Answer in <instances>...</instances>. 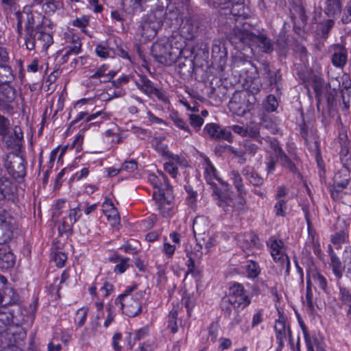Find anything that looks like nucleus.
I'll return each mask as SVG.
<instances>
[{
  "mask_svg": "<svg viewBox=\"0 0 351 351\" xmlns=\"http://www.w3.org/2000/svg\"><path fill=\"white\" fill-rule=\"evenodd\" d=\"M137 289L136 285L128 286L123 293L119 295L114 300V304L119 306L123 313L130 317L138 316L142 312L141 299L143 292L132 293Z\"/></svg>",
  "mask_w": 351,
  "mask_h": 351,
  "instance_id": "5",
  "label": "nucleus"
},
{
  "mask_svg": "<svg viewBox=\"0 0 351 351\" xmlns=\"http://www.w3.org/2000/svg\"><path fill=\"white\" fill-rule=\"evenodd\" d=\"M189 123L196 132L199 131L204 123V119L198 114L189 115Z\"/></svg>",
  "mask_w": 351,
  "mask_h": 351,
  "instance_id": "46",
  "label": "nucleus"
},
{
  "mask_svg": "<svg viewBox=\"0 0 351 351\" xmlns=\"http://www.w3.org/2000/svg\"><path fill=\"white\" fill-rule=\"evenodd\" d=\"M185 42L180 36L163 38L154 43L152 55L160 64L170 65L182 54Z\"/></svg>",
  "mask_w": 351,
  "mask_h": 351,
  "instance_id": "3",
  "label": "nucleus"
},
{
  "mask_svg": "<svg viewBox=\"0 0 351 351\" xmlns=\"http://www.w3.org/2000/svg\"><path fill=\"white\" fill-rule=\"evenodd\" d=\"M10 128V120L0 114V136L5 135Z\"/></svg>",
  "mask_w": 351,
  "mask_h": 351,
  "instance_id": "53",
  "label": "nucleus"
},
{
  "mask_svg": "<svg viewBox=\"0 0 351 351\" xmlns=\"http://www.w3.org/2000/svg\"><path fill=\"white\" fill-rule=\"evenodd\" d=\"M332 63L336 67L342 68L347 62V51L344 48H339L332 56Z\"/></svg>",
  "mask_w": 351,
  "mask_h": 351,
  "instance_id": "29",
  "label": "nucleus"
},
{
  "mask_svg": "<svg viewBox=\"0 0 351 351\" xmlns=\"http://www.w3.org/2000/svg\"><path fill=\"white\" fill-rule=\"evenodd\" d=\"M152 96H155L158 99L163 102L167 103L169 101V99L166 93L164 90L158 89L156 87H154L153 92H152Z\"/></svg>",
  "mask_w": 351,
  "mask_h": 351,
  "instance_id": "62",
  "label": "nucleus"
},
{
  "mask_svg": "<svg viewBox=\"0 0 351 351\" xmlns=\"http://www.w3.org/2000/svg\"><path fill=\"white\" fill-rule=\"evenodd\" d=\"M162 25V21L156 13L149 14L138 28V33L147 40L154 38Z\"/></svg>",
  "mask_w": 351,
  "mask_h": 351,
  "instance_id": "12",
  "label": "nucleus"
},
{
  "mask_svg": "<svg viewBox=\"0 0 351 351\" xmlns=\"http://www.w3.org/2000/svg\"><path fill=\"white\" fill-rule=\"evenodd\" d=\"M175 126L186 132L188 134H192L191 130L186 122L179 115L177 112H173L169 116Z\"/></svg>",
  "mask_w": 351,
  "mask_h": 351,
  "instance_id": "31",
  "label": "nucleus"
},
{
  "mask_svg": "<svg viewBox=\"0 0 351 351\" xmlns=\"http://www.w3.org/2000/svg\"><path fill=\"white\" fill-rule=\"evenodd\" d=\"M241 173L245 180L254 186H259L264 182L263 178L256 172L253 167L247 165L243 167L241 170Z\"/></svg>",
  "mask_w": 351,
  "mask_h": 351,
  "instance_id": "23",
  "label": "nucleus"
},
{
  "mask_svg": "<svg viewBox=\"0 0 351 351\" xmlns=\"http://www.w3.org/2000/svg\"><path fill=\"white\" fill-rule=\"evenodd\" d=\"M229 176L237 192L241 195L245 193V186L240 173L237 171L232 170Z\"/></svg>",
  "mask_w": 351,
  "mask_h": 351,
  "instance_id": "34",
  "label": "nucleus"
},
{
  "mask_svg": "<svg viewBox=\"0 0 351 351\" xmlns=\"http://www.w3.org/2000/svg\"><path fill=\"white\" fill-rule=\"evenodd\" d=\"M243 99L246 101V104L243 106L239 105L236 101L237 97H234L229 104L230 109L238 116H243L247 112L250 111L254 108L256 101L254 94H250L248 92L243 94Z\"/></svg>",
  "mask_w": 351,
  "mask_h": 351,
  "instance_id": "15",
  "label": "nucleus"
},
{
  "mask_svg": "<svg viewBox=\"0 0 351 351\" xmlns=\"http://www.w3.org/2000/svg\"><path fill=\"white\" fill-rule=\"evenodd\" d=\"M327 252L330 258V267L332 269V274L337 279L339 280L343 276L345 266L343 265L339 257L334 252L333 248L330 245L328 247Z\"/></svg>",
  "mask_w": 351,
  "mask_h": 351,
  "instance_id": "20",
  "label": "nucleus"
},
{
  "mask_svg": "<svg viewBox=\"0 0 351 351\" xmlns=\"http://www.w3.org/2000/svg\"><path fill=\"white\" fill-rule=\"evenodd\" d=\"M137 162L135 160L125 161L122 165L121 171H125L130 173L134 172L137 169Z\"/></svg>",
  "mask_w": 351,
  "mask_h": 351,
  "instance_id": "58",
  "label": "nucleus"
},
{
  "mask_svg": "<svg viewBox=\"0 0 351 351\" xmlns=\"http://www.w3.org/2000/svg\"><path fill=\"white\" fill-rule=\"evenodd\" d=\"M167 18L180 23V36L182 40H193L199 32V21L191 16L189 0H169L167 5Z\"/></svg>",
  "mask_w": 351,
  "mask_h": 351,
  "instance_id": "1",
  "label": "nucleus"
},
{
  "mask_svg": "<svg viewBox=\"0 0 351 351\" xmlns=\"http://www.w3.org/2000/svg\"><path fill=\"white\" fill-rule=\"evenodd\" d=\"M306 303L310 310L313 309L314 304L313 300V293L311 288V282L308 279H307L306 281Z\"/></svg>",
  "mask_w": 351,
  "mask_h": 351,
  "instance_id": "51",
  "label": "nucleus"
},
{
  "mask_svg": "<svg viewBox=\"0 0 351 351\" xmlns=\"http://www.w3.org/2000/svg\"><path fill=\"white\" fill-rule=\"evenodd\" d=\"M246 136L254 139L258 143L263 145V140L265 137H262L259 135L260 133V125H250L246 128Z\"/></svg>",
  "mask_w": 351,
  "mask_h": 351,
  "instance_id": "39",
  "label": "nucleus"
},
{
  "mask_svg": "<svg viewBox=\"0 0 351 351\" xmlns=\"http://www.w3.org/2000/svg\"><path fill=\"white\" fill-rule=\"evenodd\" d=\"M265 143L269 145L273 150L274 155L276 158V160L280 158L282 155L286 154L280 147L279 142L276 139L267 136L263 140V144Z\"/></svg>",
  "mask_w": 351,
  "mask_h": 351,
  "instance_id": "32",
  "label": "nucleus"
},
{
  "mask_svg": "<svg viewBox=\"0 0 351 351\" xmlns=\"http://www.w3.org/2000/svg\"><path fill=\"white\" fill-rule=\"evenodd\" d=\"M15 264V256L4 245L0 244V268L9 269Z\"/></svg>",
  "mask_w": 351,
  "mask_h": 351,
  "instance_id": "22",
  "label": "nucleus"
},
{
  "mask_svg": "<svg viewBox=\"0 0 351 351\" xmlns=\"http://www.w3.org/2000/svg\"><path fill=\"white\" fill-rule=\"evenodd\" d=\"M82 217L81 209L79 206L70 209L68 217H66L71 223H75Z\"/></svg>",
  "mask_w": 351,
  "mask_h": 351,
  "instance_id": "48",
  "label": "nucleus"
},
{
  "mask_svg": "<svg viewBox=\"0 0 351 351\" xmlns=\"http://www.w3.org/2000/svg\"><path fill=\"white\" fill-rule=\"evenodd\" d=\"M89 173V169L87 167H84L80 171H77L75 174L72 176L70 179V181L73 182L75 180H80L82 178H86Z\"/></svg>",
  "mask_w": 351,
  "mask_h": 351,
  "instance_id": "60",
  "label": "nucleus"
},
{
  "mask_svg": "<svg viewBox=\"0 0 351 351\" xmlns=\"http://www.w3.org/2000/svg\"><path fill=\"white\" fill-rule=\"evenodd\" d=\"M204 177L207 182L212 188V195L215 199L217 201V204L221 207L225 211H229L230 208L233 207V199L226 195L223 194L215 183L217 181L223 183L221 178L217 175V171L211 161L206 156L204 157Z\"/></svg>",
  "mask_w": 351,
  "mask_h": 351,
  "instance_id": "4",
  "label": "nucleus"
},
{
  "mask_svg": "<svg viewBox=\"0 0 351 351\" xmlns=\"http://www.w3.org/2000/svg\"><path fill=\"white\" fill-rule=\"evenodd\" d=\"M275 335L278 347L276 351H281L282 348L285 346V343L287 341V337L291 341L292 339L291 331L290 327L286 325V322L284 318H279L276 321L274 326Z\"/></svg>",
  "mask_w": 351,
  "mask_h": 351,
  "instance_id": "13",
  "label": "nucleus"
},
{
  "mask_svg": "<svg viewBox=\"0 0 351 351\" xmlns=\"http://www.w3.org/2000/svg\"><path fill=\"white\" fill-rule=\"evenodd\" d=\"M161 173H162L161 171L159 172V176H158L154 173L149 174L148 176L149 182L155 188L156 190L158 187V186L160 184L161 181H162Z\"/></svg>",
  "mask_w": 351,
  "mask_h": 351,
  "instance_id": "63",
  "label": "nucleus"
},
{
  "mask_svg": "<svg viewBox=\"0 0 351 351\" xmlns=\"http://www.w3.org/2000/svg\"><path fill=\"white\" fill-rule=\"evenodd\" d=\"M43 22L34 26V19L32 14H27V21L25 23V43L28 50H33L36 47V41L42 43L43 33L45 27Z\"/></svg>",
  "mask_w": 351,
  "mask_h": 351,
  "instance_id": "11",
  "label": "nucleus"
},
{
  "mask_svg": "<svg viewBox=\"0 0 351 351\" xmlns=\"http://www.w3.org/2000/svg\"><path fill=\"white\" fill-rule=\"evenodd\" d=\"M113 51L112 48H110L106 44H99L96 46L95 52L99 57L106 58L110 56V51Z\"/></svg>",
  "mask_w": 351,
  "mask_h": 351,
  "instance_id": "44",
  "label": "nucleus"
},
{
  "mask_svg": "<svg viewBox=\"0 0 351 351\" xmlns=\"http://www.w3.org/2000/svg\"><path fill=\"white\" fill-rule=\"evenodd\" d=\"M341 0H326L324 12L329 17H335L341 12Z\"/></svg>",
  "mask_w": 351,
  "mask_h": 351,
  "instance_id": "25",
  "label": "nucleus"
},
{
  "mask_svg": "<svg viewBox=\"0 0 351 351\" xmlns=\"http://www.w3.org/2000/svg\"><path fill=\"white\" fill-rule=\"evenodd\" d=\"M228 38L237 48L247 45L252 50L254 48L259 49L265 53H270L274 51V41L265 34L252 32L249 24H243V28L236 26L228 34Z\"/></svg>",
  "mask_w": 351,
  "mask_h": 351,
  "instance_id": "2",
  "label": "nucleus"
},
{
  "mask_svg": "<svg viewBox=\"0 0 351 351\" xmlns=\"http://www.w3.org/2000/svg\"><path fill=\"white\" fill-rule=\"evenodd\" d=\"M204 131L206 132L212 138L223 139L228 142L232 141V135L230 130L226 128H221L215 123H208L205 125Z\"/></svg>",
  "mask_w": 351,
  "mask_h": 351,
  "instance_id": "18",
  "label": "nucleus"
},
{
  "mask_svg": "<svg viewBox=\"0 0 351 351\" xmlns=\"http://www.w3.org/2000/svg\"><path fill=\"white\" fill-rule=\"evenodd\" d=\"M278 106V102L276 97L274 95H269L267 99V104L265 105V109L269 112H274L276 110Z\"/></svg>",
  "mask_w": 351,
  "mask_h": 351,
  "instance_id": "56",
  "label": "nucleus"
},
{
  "mask_svg": "<svg viewBox=\"0 0 351 351\" xmlns=\"http://www.w3.org/2000/svg\"><path fill=\"white\" fill-rule=\"evenodd\" d=\"M349 235L348 230L337 231L330 236V241L333 245L337 246V249L340 248L342 244L347 243Z\"/></svg>",
  "mask_w": 351,
  "mask_h": 351,
  "instance_id": "27",
  "label": "nucleus"
},
{
  "mask_svg": "<svg viewBox=\"0 0 351 351\" xmlns=\"http://www.w3.org/2000/svg\"><path fill=\"white\" fill-rule=\"evenodd\" d=\"M117 73L112 70H109V66L102 64L97 70L90 76V80H95V85H99L101 83L110 82L116 75Z\"/></svg>",
  "mask_w": 351,
  "mask_h": 351,
  "instance_id": "19",
  "label": "nucleus"
},
{
  "mask_svg": "<svg viewBox=\"0 0 351 351\" xmlns=\"http://www.w3.org/2000/svg\"><path fill=\"white\" fill-rule=\"evenodd\" d=\"M99 289L102 297L109 296L114 290V286L107 278L97 276L89 288V293L92 296L97 297V290Z\"/></svg>",
  "mask_w": 351,
  "mask_h": 351,
  "instance_id": "14",
  "label": "nucleus"
},
{
  "mask_svg": "<svg viewBox=\"0 0 351 351\" xmlns=\"http://www.w3.org/2000/svg\"><path fill=\"white\" fill-rule=\"evenodd\" d=\"M108 313L107 317L104 322V326L105 328H108L114 319L115 311L112 306L108 305L106 308Z\"/></svg>",
  "mask_w": 351,
  "mask_h": 351,
  "instance_id": "55",
  "label": "nucleus"
},
{
  "mask_svg": "<svg viewBox=\"0 0 351 351\" xmlns=\"http://www.w3.org/2000/svg\"><path fill=\"white\" fill-rule=\"evenodd\" d=\"M87 311L83 308L79 309L76 313L75 322L78 327H82L84 325L86 321Z\"/></svg>",
  "mask_w": 351,
  "mask_h": 351,
  "instance_id": "52",
  "label": "nucleus"
},
{
  "mask_svg": "<svg viewBox=\"0 0 351 351\" xmlns=\"http://www.w3.org/2000/svg\"><path fill=\"white\" fill-rule=\"evenodd\" d=\"M165 162H169L174 167H186L188 165V162L184 157L180 155L173 154L169 156Z\"/></svg>",
  "mask_w": 351,
  "mask_h": 351,
  "instance_id": "40",
  "label": "nucleus"
},
{
  "mask_svg": "<svg viewBox=\"0 0 351 351\" xmlns=\"http://www.w3.org/2000/svg\"><path fill=\"white\" fill-rule=\"evenodd\" d=\"M197 241H198V250L202 249V244H204L207 252H209L210 250H212L213 247L215 245L216 243L215 237L214 236H203L202 237L197 238Z\"/></svg>",
  "mask_w": 351,
  "mask_h": 351,
  "instance_id": "38",
  "label": "nucleus"
},
{
  "mask_svg": "<svg viewBox=\"0 0 351 351\" xmlns=\"http://www.w3.org/2000/svg\"><path fill=\"white\" fill-rule=\"evenodd\" d=\"M278 160L280 161L282 165L293 173L298 172L297 167L286 154L282 155Z\"/></svg>",
  "mask_w": 351,
  "mask_h": 351,
  "instance_id": "45",
  "label": "nucleus"
},
{
  "mask_svg": "<svg viewBox=\"0 0 351 351\" xmlns=\"http://www.w3.org/2000/svg\"><path fill=\"white\" fill-rule=\"evenodd\" d=\"M148 329L147 328H142L139 330H136L133 333L129 334L128 337V343L130 347V349H132L134 345L136 343L137 341H139L144 338L148 334Z\"/></svg>",
  "mask_w": 351,
  "mask_h": 351,
  "instance_id": "33",
  "label": "nucleus"
},
{
  "mask_svg": "<svg viewBox=\"0 0 351 351\" xmlns=\"http://www.w3.org/2000/svg\"><path fill=\"white\" fill-rule=\"evenodd\" d=\"M266 78L268 79L271 86H277L278 83L281 80L280 70H277L274 72L273 71Z\"/></svg>",
  "mask_w": 351,
  "mask_h": 351,
  "instance_id": "57",
  "label": "nucleus"
},
{
  "mask_svg": "<svg viewBox=\"0 0 351 351\" xmlns=\"http://www.w3.org/2000/svg\"><path fill=\"white\" fill-rule=\"evenodd\" d=\"M53 37L52 35L49 32H47L45 31V28L44 29V32L43 33L42 43L43 48L47 49L52 43H53Z\"/></svg>",
  "mask_w": 351,
  "mask_h": 351,
  "instance_id": "59",
  "label": "nucleus"
},
{
  "mask_svg": "<svg viewBox=\"0 0 351 351\" xmlns=\"http://www.w3.org/2000/svg\"><path fill=\"white\" fill-rule=\"evenodd\" d=\"M104 212L108 221L113 224L118 223L119 216L117 210L110 202H105L103 204Z\"/></svg>",
  "mask_w": 351,
  "mask_h": 351,
  "instance_id": "26",
  "label": "nucleus"
},
{
  "mask_svg": "<svg viewBox=\"0 0 351 351\" xmlns=\"http://www.w3.org/2000/svg\"><path fill=\"white\" fill-rule=\"evenodd\" d=\"M287 205L285 199H279L274 205V212L276 216L285 217L287 215Z\"/></svg>",
  "mask_w": 351,
  "mask_h": 351,
  "instance_id": "43",
  "label": "nucleus"
},
{
  "mask_svg": "<svg viewBox=\"0 0 351 351\" xmlns=\"http://www.w3.org/2000/svg\"><path fill=\"white\" fill-rule=\"evenodd\" d=\"M247 277L250 279L256 278L261 273L259 265L254 261H247L245 265Z\"/></svg>",
  "mask_w": 351,
  "mask_h": 351,
  "instance_id": "35",
  "label": "nucleus"
},
{
  "mask_svg": "<svg viewBox=\"0 0 351 351\" xmlns=\"http://www.w3.org/2000/svg\"><path fill=\"white\" fill-rule=\"evenodd\" d=\"M308 279H312L315 284L322 290L326 291L327 289V280L326 278L317 271H312L308 274Z\"/></svg>",
  "mask_w": 351,
  "mask_h": 351,
  "instance_id": "37",
  "label": "nucleus"
},
{
  "mask_svg": "<svg viewBox=\"0 0 351 351\" xmlns=\"http://www.w3.org/2000/svg\"><path fill=\"white\" fill-rule=\"evenodd\" d=\"M208 229L207 219L204 217L199 216L194 219L193 223V231L195 237H202Z\"/></svg>",
  "mask_w": 351,
  "mask_h": 351,
  "instance_id": "24",
  "label": "nucleus"
},
{
  "mask_svg": "<svg viewBox=\"0 0 351 351\" xmlns=\"http://www.w3.org/2000/svg\"><path fill=\"white\" fill-rule=\"evenodd\" d=\"M136 81L137 87L149 97H152V92L154 88V83L144 75H140Z\"/></svg>",
  "mask_w": 351,
  "mask_h": 351,
  "instance_id": "28",
  "label": "nucleus"
},
{
  "mask_svg": "<svg viewBox=\"0 0 351 351\" xmlns=\"http://www.w3.org/2000/svg\"><path fill=\"white\" fill-rule=\"evenodd\" d=\"M251 296L243 284L232 282L230 284L228 295L223 298V304L229 303L234 308L243 310L251 304Z\"/></svg>",
  "mask_w": 351,
  "mask_h": 351,
  "instance_id": "8",
  "label": "nucleus"
},
{
  "mask_svg": "<svg viewBox=\"0 0 351 351\" xmlns=\"http://www.w3.org/2000/svg\"><path fill=\"white\" fill-rule=\"evenodd\" d=\"M302 328L307 351H314L313 346L315 343H318L317 339L310 336L304 325H302Z\"/></svg>",
  "mask_w": 351,
  "mask_h": 351,
  "instance_id": "41",
  "label": "nucleus"
},
{
  "mask_svg": "<svg viewBox=\"0 0 351 351\" xmlns=\"http://www.w3.org/2000/svg\"><path fill=\"white\" fill-rule=\"evenodd\" d=\"M156 150L159 154H160L165 160H167L171 155L173 154L169 149L167 145L158 144L156 146Z\"/></svg>",
  "mask_w": 351,
  "mask_h": 351,
  "instance_id": "61",
  "label": "nucleus"
},
{
  "mask_svg": "<svg viewBox=\"0 0 351 351\" xmlns=\"http://www.w3.org/2000/svg\"><path fill=\"white\" fill-rule=\"evenodd\" d=\"M219 325L217 323L212 322L208 328V339L213 343L216 342L218 337Z\"/></svg>",
  "mask_w": 351,
  "mask_h": 351,
  "instance_id": "49",
  "label": "nucleus"
},
{
  "mask_svg": "<svg viewBox=\"0 0 351 351\" xmlns=\"http://www.w3.org/2000/svg\"><path fill=\"white\" fill-rule=\"evenodd\" d=\"M14 78L12 69L4 63L0 64V84H7Z\"/></svg>",
  "mask_w": 351,
  "mask_h": 351,
  "instance_id": "36",
  "label": "nucleus"
},
{
  "mask_svg": "<svg viewBox=\"0 0 351 351\" xmlns=\"http://www.w3.org/2000/svg\"><path fill=\"white\" fill-rule=\"evenodd\" d=\"M15 98V90L8 84L0 85V110L10 112L13 110L12 103Z\"/></svg>",
  "mask_w": 351,
  "mask_h": 351,
  "instance_id": "16",
  "label": "nucleus"
},
{
  "mask_svg": "<svg viewBox=\"0 0 351 351\" xmlns=\"http://www.w3.org/2000/svg\"><path fill=\"white\" fill-rule=\"evenodd\" d=\"M130 258L123 257L121 258V261L117 263L114 268V271L116 273L123 274L130 266Z\"/></svg>",
  "mask_w": 351,
  "mask_h": 351,
  "instance_id": "47",
  "label": "nucleus"
},
{
  "mask_svg": "<svg viewBox=\"0 0 351 351\" xmlns=\"http://www.w3.org/2000/svg\"><path fill=\"white\" fill-rule=\"evenodd\" d=\"M104 113L101 111L97 112L95 113L91 114L90 115H88L86 112H80L75 118V119L71 122V125H74L76 123L79 122L82 119L86 118V123L83 128V130H87L90 126H99L100 123H101L104 120V117L101 119V120H97L94 122H91L96 118L99 116H102Z\"/></svg>",
  "mask_w": 351,
  "mask_h": 351,
  "instance_id": "21",
  "label": "nucleus"
},
{
  "mask_svg": "<svg viewBox=\"0 0 351 351\" xmlns=\"http://www.w3.org/2000/svg\"><path fill=\"white\" fill-rule=\"evenodd\" d=\"M72 45L69 47V49L66 51L65 54L63 56L62 59L64 62L68 61V58L71 55H77L80 53L82 51V42L79 37L73 36L72 38Z\"/></svg>",
  "mask_w": 351,
  "mask_h": 351,
  "instance_id": "30",
  "label": "nucleus"
},
{
  "mask_svg": "<svg viewBox=\"0 0 351 351\" xmlns=\"http://www.w3.org/2000/svg\"><path fill=\"white\" fill-rule=\"evenodd\" d=\"M2 139L8 147L16 149L20 147L23 140V134L21 128L15 125L12 131L10 130L5 135L2 136Z\"/></svg>",
  "mask_w": 351,
  "mask_h": 351,
  "instance_id": "17",
  "label": "nucleus"
},
{
  "mask_svg": "<svg viewBox=\"0 0 351 351\" xmlns=\"http://www.w3.org/2000/svg\"><path fill=\"white\" fill-rule=\"evenodd\" d=\"M73 224L71 223L66 217L64 218L62 224L58 228L60 233L71 234L73 232Z\"/></svg>",
  "mask_w": 351,
  "mask_h": 351,
  "instance_id": "54",
  "label": "nucleus"
},
{
  "mask_svg": "<svg viewBox=\"0 0 351 351\" xmlns=\"http://www.w3.org/2000/svg\"><path fill=\"white\" fill-rule=\"evenodd\" d=\"M162 181L153 193V197L163 217L170 216L173 208V190L167 177L161 173Z\"/></svg>",
  "mask_w": 351,
  "mask_h": 351,
  "instance_id": "7",
  "label": "nucleus"
},
{
  "mask_svg": "<svg viewBox=\"0 0 351 351\" xmlns=\"http://www.w3.org/2000/svg\"><path fill=\"white\" fill-rule=\"evenodd\" d=\"M274 261L280 263L281 270L285 269V276L290 274L291 263L289 256L285 253L284 242L276 237H270L267 242Z\"/></svg>",
  "mask_w": 351,
  "mask_h": 351,
  "instance_id": "9",
  "label": "nucleus"
},
{
  "mask_svg": "<svg viewBox=\"0 0 351 351\" xmlns=\"http://www.w3.org/2000/svg\"><path fill=\"white\" fill-rule=\"evenodd\" d=\"M176 248L177 246L176 245H171L167 241V239H165L162 251L168 258L173 256Z\"/></svg>",
  "mask_w": 351,
  "mask_h": 351,
  "instance_id": "50",
  "label": "nucleus"
},
{
  "mask_svg": "<svg viewBox=\"0 0 351 351\" xmlns=\"http://www.w3.org/2000/svg\"><path fill=\"white\" fill-rule=\"evenodd\" d=\"M341 21L345 24L351 22V1L348 3L345 9L344 14L341 18Z\"/></svg>",
  "mask_w": 351,
  "mask_h": 351,
  "instance_id": "64",
  "label": "nucleus"
},
{
  "mask_svg": "<svg viewBox=\"0 0 351 351\" xmlns=\"http://www.w3.org/2000/svg\"><path fill=\"white\" fill-rule=\"evenodd\" d=\"M178 311L176 309H172L168 316L167 327L170 329L172 333L178 332L177 324Z\"/></svg>",
  "mask_w": 351,
  "mask_h": 351,
  "instance_id": "42",
  "label": "nucleus"
},
{
  "mask_svg": "<svg viewBox=\"0 0 351 351\" xmlns=\"http://www.w3.org/2000/svg\"><path fill=\"white\" fill-rule=\"evenodd\" d=\"M219 10L221 16H224L226 19V23L231 28L230 31L227 33V36L236 27L243 28V22L246 18L247 14L245 12L243 0H226Z\"/></svg>",
  "mask_w": 351,
  "mask_h": 351,
  "instance_id": "6",
  "label": "nucleus"
},
{
  "mask_svg": "<svg viewBox=\"0 0 351 351\" xmlns=\"http://www.w3.org/2000/svg\"><path fill=\"white\" fill-rule=\"evenodd\" d=\"M4 167L14 179H23L26 175L24 159L12 152L4 154L1 157Z\"/></svg>",
  "mask_w": 351,
  "mask_h": 351,
  "instance_id": "10",
  "label": "nucleus"
}]
</instances>
